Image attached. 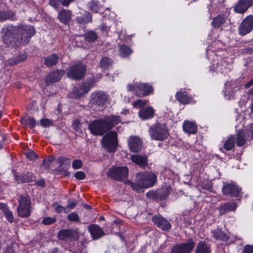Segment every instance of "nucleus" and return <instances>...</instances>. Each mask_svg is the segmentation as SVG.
Returning <instances> with one entry per match:
<instances>
[{
  "label": "nucleus",
  "mask_w": 253,
  "mask_h": 253,
  "mask_svg": "<svg viewBox=\"0 0 253 253\" xmlns=\"http://www.w3.org/2000/svg\"><path fill=\"white\" fill-rule=\"evenodd\" d=\"M2 37L3 43L7 46H18L27 44L36 33L34 27L30 25H7L4 29Z\"/></svg>",
  "instance_id": "1"
},
{
  "label": "nucleus",
  "mask_w": 253,
  "mask_h": 253,
  "mask_svg": "<svg viewBox=\"0 0 253 253\" xmlns=\"http://www.w3.org/2000/svg\"><path fill=\"white\" fill-rule=\"evenodd\" d=\"M148 133L151 139L157 141H164L169 136L168 127L163 123L157 122L151 126Z\"/></svg>",
  "instance_id": "2"
},
{
  "label": "nucleus",
  "mask_w": 253,
  "mask_h": 253,
  "mask_svg": "<svg viewBox=\"0 0 253 253\" xmlns=\"http://www.w3.org/2000/svg\"><path fill=\"white\" fill-rule=\"evenodd\" d=\"M19 205L17 208L18 215L22 218L29 217L32 212L31 201L27 194L21 195L18 199Z\"/></svg>",
  "instance_id": "3"
},
{
  "label": "nucleus",
  "mask_w": 253,
  "mask_h": 253,
  "mask_svg": "<svg viewBox=\"0 0 253 253\" xmlns=\"http://www.w3.org/2000/svg\"><path fill=\"white\" fill-rule=\"evenodd\" d=\"M157 175L151 172H139L135 177V182L143 188L152 187L157 182Z\"/></svg>",
  "instance_id": "4"
},
{
  "label": "nucleus",
  "mask_w": 253,
  "mask_h": 253,
  "mask_svg": "<svg viewBox=\"0 0 253 253\" xmlns=\"http://www.w3.org/2000/svg\"><path fill=\"white\" fill-rule=\"evenodd\" d=\"M253 139V124L245 127L237 133L236 144L239 147L244 146L248 141Z\"/></svg>",
  "instance_id": "5"
},
{
  "label": "nucleus",
  "mask_w": 253,
  "mask_h": 253,
  "mask_svg": "<svg viewBox=\"0 0 253 253\" xmlns=\"http://www.w3.org/2000/svg\"><path fill=\"white\" fill-rule=\"evenodd\" d=\"M118 134L115 131H110L102 138V145L109 152H114L118 146Z\"/></svg>",
  "instance_id": "6"
},
{
  "label": "nucleus",
  "mask_w": 253,
  "mask_h": 253,
  "mask_svg": "<svg viewBox=\"0 0 253 253\" xmlns=\"http://www.w3.org/2000/svg\"><path fill=\"white\" fill-rule=\"evenodd\" d=\"M90 133L94 135H103L108 131L104 119L95 120L88 124Z\"/></svg>",
  "instance_id": "7"
},
{
  "label": "nucleus",
  "mask_w": 253,
  "mask_h": 253,
  "mask_svg": "<svg viewBox=\"0 0 253 253\" xmlns=\"http://www.w3.org/2000/svg\"><path fill=\"white\" fill-rule=\"evenodd\" d=\"M241 191L242 188L234 182L224 183L222 188V194L230 198L241 197L242 195Z\"/></svg>",
  "instance_id": "8"
},
{
  "label": "nucleus",
  "mask_w": 253,
  "mask_h": 253,
  "mask_svg": "<svg viewBox=\"0 0 253 253\" xmlns=\"http://www.w3.org/2000/svg\"><path fill=\"white\" fill-rule=\"evenodd\" d=\"M86 70L85 66L80 63L70 67L66 74L69 78L80 80L84 77Z\"/></svg>",
  "instance_id": "9"
},
{
  "label": "nucleus",
  "mask_w": 253,
  "mask_h": 253,
  "mask_svg": "<svg viewBox=\"0 0 253 253\" xmlns=\"http://www.w3.org/2000/svg\"><path fill=\"white\" fill-rule=\"evenodd\" d=\"M129 91H134L135 94L139 97H143L149 95L152 91L151 85L146 83H139L134 84L127 85Z\"/></svg>",
  "instance_id": "10"
},
{
  "label": "nucleus",
  "mask_w": 253,
  "mask_h": 253,
  "mask_svg": "<svg viewBox=\"0 0 253 253\" xmlns=\"http://www.w3.org/2000/svg\"><path fill=\"white\" fill-rule=\"evenodd\" d=\"M107 100V95L102 91L93 92L90 96V103L94 110H100L99 107H103Z\"/></svg>",
  "instance_id": "11"
},
{
  "label": "nucleus",
  "mask_w": 253,
  "mask_h": 253,
  "mask_svg": "<svg viewBox=\"0 0 253 253\" xmlns=\"http://www.w3.org/2000/svg\"><path fill=\"white\" fill-rule=\"evenodd\" d=\"M128 174L126 167H113L108 171V176L118 181H122L126 178Z\"/></svg>",
  "instance_id": "12"
},
{
  "label": "nucleus",
  "mask_w": 253,
  "mask_h": 253,
  "mask_svg": "<svg viewBox=\"0 0 253 253\" xmlns=\"http://www.w3.org/2000/svg\"><path fill=\"white\" fill-rule=\"evenodd\" d=\"M253 29V16H247L239 26V33L244 36L250 33Z\"/></svg>",
  "instance_id": "13"
},
{
  "label": "nucleus",
  "mask_w": 253,
  "mask_h": 253,
  "mask_svg": "<svg viewBox=\"0 0 253 253\" xmlns=\"http://www.w3.org/2000/svg\"><path fill=\"white\" fill-rule=\"evenodd\" d=\"M169 192L170 188L169 187H166L155 192H148L146 195L149 198L164 200L168 197Z\"/></svg>",
  "instance_id": "14"
},
{
  "label": "nucleus",
  "mask_w": 253,
  "mask_h": 253,
  "mask_svg": "<svg viewBox=\"0 0 253 253\" xmlns=\"http://www.w3.org/2000/svg\"><path fill=\"white\" fill-rule=\"evenodd\" d=\"M253 5V0H239L234 8L235 12L242 14Z\"/></svg>",
  "instance_id": "15"
},
{
  "label": "nucleus",
  "mask_w": 253,
  "mask_h": 253,
  "mask_svg": "<svg viewBox=\"0 0 253 253\" xmlns=\"http://www.w3.org/2000/svg\"><path fill=\"white\" fill-rule=\"evenodd\" d=\"M153 221L158 227L163 230H168L171 228L169 222L160 215H155L152 217Z\"/></svg>",
  "instance_id": "16"
},
{
  "label": "nucleus",
  "mask_w": 253,
  "mask_h": 253,
  "mask_svg": "<svg viewBox=\"0 0 253 253\" xmlns=\"http://www.w3.org/2000/svg\"><path fill=\"white\" fill-rule=\"evenodd\" d=\"M128 145L131 151L137 152L141 149L142 141L138 137L131 136L128 139Z\"/></svg>",
  "instance_id": "17"
},
{
  "label": "nucleus",
  "mask_w": 253,
  "mask_h": 253,
  "mask_svg": "<svg viewBox=\"0 0 253 253\" xmlns=\"http://www.w3.org/2000/svg\"><path fill=\"white\" fill-rule=\"evenodd\" d=\"M65 74L64 70H57L51 72L46 78L45 83L47 85L56 82L61 79Z\"/></svg>",
  "instance_id": "18"
},
{
  "label": "nucleus",
  "mask_w": 253,
  "mask_h": 253,
  "mask_svg": "<svg viewBox=\"0 0 253 253\" xmlns=\"http://www.w3.org/2000/svg\"><path fill=\"white\" fill-rule=\"evenodd\" d=\"M87 228L92 238L94 240L98 239L104 235V231L97 225L91 224Z\"/></svg>",
  "instance_id": "19"
},
{
  "label": "nucleus",
  "mask_w": 253,
  "mask_h": 253,
  "mask_svg": "<svg viewBox=\"0 0 253 253\" xmlns=\"http://www.w3.org/2000/svg\"><path fill=\"white\" fill-rule=\"evenodd\" d=\"M138 116L142 120L152 119L155 114V110L152 107H146L141 109L138 112Z\"/></svg>",
  "instance_id": "20"
},
{
  "label": "nucleus",
  "mask_w": 253,
  "mask_h": 253,
  "mask_svg": "<svg viewBox=\"0 0 253 253\" xmlns=\"http://www.w3.org/2000/svg\"><path fill=\"white\" fill-rule=\"evenodd\" d=\"M237 208L236 202H226L220 205L218 208L220 215L224 214L226 213L235 211Z\"/></svg>",
  "instance_id": "21"
},
{
  "label": "nucleus",
  "mask_w": 253,
  "mask_h": 253,
  "mask_svg": "<svg viewBox=\"0 0 253 253\" xmlns=\"http://www.w3.org/2000/svg\"><path fill=\"white\" fill-rule=\"evenodd\" d=\"M72 12L70 10L62 9L58 11L57 18L64 24H67L71 19Z\"/></svg>",
  "instance_id": "22"
},
{
  "label": "nucleus",
  "mask_w": 253,
  "mask_h": 253,
  "mask_svg": "<svg viewBox=\"0 0 253 253\" xmlns=\"http://www.w3.org/2000/svg\"><path fill=\"white\" fill-rule=\"evenodd\" d=\"M190 252V243L179 244L172 248L170 253H189Z\"/></svg>",
  "instance_id": "23"
},
{
  "label": "nucleus",
  "mask_w": 253,
  "mask_h": 253,
  "mask_svg": "<svg viewBox=\"0 0 253 253\" xmlns=\"http://www.w3.org/2000/svg\"><path fill=\"white\" fill-rule=\"evenodd\" d=\"M104 119L108 130H110L113 126L121 122L120 117L118 116H107Z\"/></svg>",
  "instance_id": "24"
},
{
  "label": "nucleus",
  "mask_w": 253,
  "mask_h": 253,
  "mask_svg": "<svg viewBox=\"0 0 253 253\" xmlns=\"http://www.w3.org/2000/svg\"><path fill=\"white\" fill-rule=\"evenodd\" d=\"M74 236V232L70 229H65L60 231L58 233L59 239L65 241H70Z\"/></svg>",
  "instance_id": "25"
},
{
  "label": "nucleus",
  "mask_w": 253,
  "mask_h": 253,
  "mask_svg": "<svg viewBox=\"0 0 253 253\" xmlns=\"http://www.w3.org/2000/svg\"><path fill=\"white\" fill-rule=\"evenodd\" d=\"M131 159L133 163L142 167L147 164V158L146 156L135 154L131 156Z\"/></svg>",
  "instance_id": "26"
},
{
  "label": "nucleus",
  "mask_w": 253,
  "mask_h": 253,
  "mask_svg": "<svg viewBox=\"0 0 253 253\" xmlns=\"http://www.w3.org/2000/svg\"><path fill=\"white\" fill-rule=\"evenodd\" d=\"M7 20L13 21L17 20L16 14L10 10L0 11V22Z\"/></svg>",
  "instance_id": "27"
},
{
  "label": "nucleus",
  "mask_w": 253,
  "mask_h": 253,
  "mask_svg": "<svg viewBox=\"0 0 253 253\" xmlns=\"http://www.w3.org/2000/svg\"><path fill=\"white\" fill-rule=\"evenodd\" d=\"M226 17L224 15H218L213 18L211 25L214 28L218 29L226 22Z\"/></svg>",
  "instance_id": "28"
},
{
  "label": "nucleus",
  "mask_w": 253,
  "mask_h": 253,
  "mask_svg": "<svg viewBox=\"0 0 253 253\" xmlns=\"http://www.w3.org/2000/svg\"><path fill=\"white\" fill-rule=\"evenodd\" d=\"M176 98L180 103L188 104L189 101L188 93L187 91L181 90L176 94Z\"/></svg>",
  "instance_id": "29"
},
{
  "label": "nucleus",
  "mask_w": 253,
  "mask_h": 253,
  "mask_svg": "<svg viewBox=\"0 0 253 253\" xmlns=\"http://www.w3.org/2000/svg\"><path fill=\"white\" fill-rule=\"evenodd\" d=\"M59 59V56L56 54H52L45 58L44 64L48 67L55 65Z\"/></svg>",
  "instance_id": "30"
},
{
  "label": "nucleus",
  "mask_w": 253,
  "mask_h": 253,
  "mask_svg": "<svg viewBox=\"0 0 253 253\" xmlns=\"http://www.w3.org/2000/svg\"><path fill=\"white\" fill-rule=\"evenodd\" d=\"M210 246L203 242L198 243L196 248V253H211Z\"/></svg>",
  "instance_id": "31"
},
{
  "label": "nucleus",
  "mask_w": 253,
  "mask_h": 253,
  "mask_svg": "<svg viewBox=\"0 0 253 253\" xmlns=\"http://www.w3.org/2000/svg\"><path fill=\"white\" fill-rule=\"evenodd\" d=\"M211 233L212 237L216 240L226 241L228 239L225 233L219 229L212 230Z\"/></svg>",
  "instance_id": "32"
},
{
  "label": "nucleus",
  "mask_w": 253,
  "mask_h": 253,
  "mask_svg": "<svg viewBox=\"0 0 253 253\" xmlns=\"http://www.w3.org/2000/svg\"><path fill=\"white\" fill-rule=\"evenodd\" d=\"M235 136L232 135L228 138L224 144V149L227 151L232 150L235 146ZM220 150L223 151V148H221Z\"/></svg>",
  "instance_id": "33"
},
{
  "label": "nucleus",
  "mask_w": 253,
  "mask_h": 253,
  "mask_svg": "<svg viewBox=\"0 0 253 253\" xmlns=\"http://www.w3.org/2000/svg\"><path fill=\"white\" fill-rule=\"evenodd\" d=\"M76 20L77 23L84 25L91 22L92 20V16L88 12H85L83 15L78 16Z\"/></svg>",
  "instance_id": "34"
},
{
  "label": "nucleus",
  "mask_w": 253,
  "mask_h": 253,
  "mask_svg": "<svg viewBox=\"0 0 253 253\" xmlns=\"http://www.w3.org/2000/svg\"><path fill=\"white\" fill-rule=\"evenodd\" d=\"M119 53L122 57H126L129 56L132 51L131 49L125 45H119Z\"/></svg>",
  "instance_id": "35"
},
{
  "label": "nucleus",
  "mask_w": 253,
  "mask_h": 253,
  "mask_svg": "<svg viewBox=\"0 0 253 253\" xmlns=\"http://www.w3.org/2000/svg\"><path fill=\"white\" fill-rule=\"evenodd\" d=\"M112 63L111 59L107 57H104L100 61V66L102 70L105 71L111 66Z\"/></svg>",
  "instance_id": "36"
},
{
  "label": "nucleus",
  "mask_w": 253,
  "mask_h": 253,
  "mask_svg": "<svg viewBox=\"0 0 253 253\" xmlns=\"http://www.w3.org/2000/svg\"><path fill=\"white\" fill-rule=\"evenodd\" d=\"M85 247V244L83 241H77L74 243L73 247L71 248V250L76 253H82Z\"/></svg>",
  "instance_id": "37"
},
{
  "label": "nucleus",
  "mask_w": 253,
  "mask_h": 253,
  "mask_svg": "<svg viewBox=\"0 0 253 253\" xmlns=\"http://www.w3.org/2000/svg\"><path fill=\"white\" fill-rule=\"evenodd\" d=\"M34 178V176L32 173L28 172L20 175L18 178H16V180L22 183H28L33 181Z\"/></svg>",
  "instance_id": "38"
},
{
  "label": "nucleus",
  "mask_w": 253,
  "mask_h": 253,
  "mask_svg": "<svg viewBox=\"0 0 253 253\" xmlns=\"http://www.w3.org/2000/svg\"><path fill=\"white\" fill-rule=\"evenodd\" d=\"M21 122L25 125H28L32 128H34L36 125V121L31 117H25L21 119Z\"/></svg>",
  "instance_id": "39"
},
{
  "label": "nucleus",
  "mask_w": 253,
  "mask_h": 253,
  "mask_svg": "<svg viewBox=\"0 0 253 253\" xmlns=\"http://www.w3.org/2000/svg\"><path fill=\"white\" fill-rule=\"evenodd\" d=\"M57 161L59 163L60 166H63L65 168L68 169L70 167L71 161L68 158L61 156L57 158Z\"/></svg>",
  "instance_id": "40"
},
{
  "label": "nucleus",
  "mask_w": 253,
  "mask_h": 253,
  "mask_svg": "<svg viewBox=\"0 0 253 253\" xmlns=\"http://www.w3.org/2000/svg\"><path fill=\"white\" fill-rule=\"evenodd\" d=\"M84 39L89 42H94L97 39L98 36L93 31H89L84 35Z\"/></svg>",
  "instance_id": "41"
},
{
  "label": "nucleus",
  "mask_w": 253,
  "mask_h": 253,
  "mask_svg": "<svg viewBox=\"0 0 253 253\" xmlns=\"http://www.w3.org/2000/svg\"><path fill=\"white\" fill-rule=\"evenodd\" d=\"M68 168H65L63 166H59L57 168L54 169L53 172L57 175L62 174L65 176H69V172L67 171Z\"/></svg>",
  "instance_id": "42"
},
{
  "label": "nucleus",
  "mask_w": 253,
  "mask_h": 253,
  "mask_svg": "<svg viewBox=\"0 0 253 253\" xmlns=\"http://www.w3.org/2000/svg\"><path fill=\"white\" fill-rule=\"evenodd\" d=\"M98 3V1L95 0L89 2L87 4L89 9L96 13L99 12L100 7Z\"/></svg>",
  "instance_id": "43"
},
{
  "label": "nucleus",
  "mask_w": 253,
  "mask_h": 253,
  "mask_svg": "<svg viewBox=\"0 0 253 253\" xmlns=\"http://www.w3.org/2000/svg\"><path fill=\"white\" fill-rule=\"evenodd\" d=\"M90 89L88 86H87L84 83H83L80 85V90H79V92L77 93V95L82 96L84 94L87 93Z\"/></svg>",
  "instance_id": "44"
},
{
  "label": "nucleus",
  "mask_w": 253,
  "mask_h": 253,
  "mask_svg": "<svg viewBox=\"0 0 253 253\" xmlns=\"http://www.w3.org/2000/svg\"><path fill=\"white\" fill-rule=\"evenodd\" d=\"M53 122L49 119H42L40 121V125L44 127H47L52 125Z\"/></svg>",
  "instance_id": "45"
},
{
  "label": "nucleus",
  "mask_w": 253,
  "mask_h": 253,
  "mask_svg": "<svg viewBox=\"0 0 253 253\" xmlns=\"http://www.w3.org/2000/svg\"><path fill=\"white\" fill-rule=\"evenodd\" d=\"M49 4L54 9L58 10L60 8L61 0H50Z\"/></svg>",
  "instance_id": "46"
},
{
  "label": "nucleus",
  "mask_w": 253,
  "mask_h": 253,
  "mask_svg": "<svg viewBox=\"0 0 253 253\" xmlns=\"http://www.w3.org/2000/svg\"><path fill=\"white\" fill-rule=\"evenodd\" d=\"M56 221V218L47 216L43 219L42 223L44 225H50L53 224Z\"/></svg>",
  "instance_id": "47"
},
{
  "label": "nucleus",
  "mask_w": 253,
  "mask_h": 253,
  "mask_svg": "<svg viewBox=\"0 0 253 253\" xmlns=\"http://www.w3.org/2000/svg\"><path fill=\"white\" fill-rule=\"evenodd\" d=\"M27 158L31 160H34L37 158L38 156L36 153L31 150H28L25 153Z\"/></svg>",
  "instance_id": "48"
},
{
  "label": "nucleus",
  "mask_w": 253,
  "mask_h": 253,
  "mask_svg": "<svg viewBox=\"0 0 253 253\" xmlns=\"http://www.w3.org/2000/svg\"><path fill=\"white\" fill-rule=\"evenodd\" d=\"M67 219L71 221H78L80 219L77 213L73 212L69 214L67 216Z\"/></svg>",
  "instance_id": "49"
},
{
  "label": "nucleus",
  "mask_w": 253,
  "mask_h": 253,
  "mask_svg": "<svg viewBox=\"0 0 253 253\" xmlns=\"http://www.w3.org/2000/svg\"><path fill=\"white\" fill-rule=\"evenodd\" d=\"M147 103V101L145 100H142V99H139L137 101L134 102L133 105L135 107L142 108L145 106Z\"/></svg>",
  "instance_id": "50"
},
{
  "label": "nucleus",
  "mask_w": 253,
  "mask_h": 253,
  "mask_svg": "<svg viewBox=\"0 0 253 253\" xmlns=\"http://www.w3.org/2000/svg\"><path fill=\"white\" fill-rule=\"evenodd\" d=\"M73 127L74 129L77 132H80L81 130L80 127L81 123L78 119H75L73 121Z\"/></svg>",
  "instance_id": "51"
},
{
  "label": "nucleus",
  "mask_w": 253,
  "mask_h": 253,
  "mask_svg": "<svg viewBox=\"0 0 253 253\" xmlns=\"http://www.w3.org/2000/svg\"><path fill=\"white\" fill-rule=\"evenodd\" d=\"M4 215L6 218V219L10 222V223H12L14 221V217L13 216L12 212L9 211V210H6L4 211Z\"/></svg>",
  "instance_id": "52"
},
{
  "label": "nucleus",
  "mask_w": 253,
  "mask_h": 253,
  "mask_svg": "<svg viewBox=\"0 0 253 253\" xmlns=\"http://www.w3.org/2000/svg\"><path fill=\"white\" fill-rule=\"evenodd\" d=\"M183 130L190 135V122L188 121H185L183 125Z\"/></svg>",
  "instance_id": "53"
},
{
  "label": "nucleus",
  "mask_w": 253,
  "mask_h": 253,
  "mask_svg": "<svg viewBox=\"0 0 253 253\" xmlns=\"http://www.w3.org/2000/svg\"><path fill=\"white\" fill-rule=\"evenodd\" d=\"M82 162L80 160H75L72 163V167L74 169H79L82 167Z\"/></svg>",
  "instance_id": "54"
},
{
  "label": "nucleus",
  "mask_w": 253,
  "mask_h": 253,
  "mask_svg": "<svg viewBox=\"0 0 253 253\" xmlns=\"http://www.w3.org/2000/svg\"><path fill=\"white\" fill-rule=\"evenodd\" d=\"M75 177L78 179L82 180L84 179L85 174L84 172L79 171L75 173Z\"/></svg>",
  "instance_id": "55"
},
{
  "label": "nucleus",
  "mask_w": 253,
  "mask_h": 253,
  "mask_svg": "<svg viewBox=\"0 0 253 253\" xmlns=\"http://www.w3.org/2000/svg\"><path fill=\"white\" fill-rule=\"evenodd\" d=\"M243 253H253V246L246 245L243 249Z\"/></svg>",
  "instance_id": "56"
},
{
  "label": "nucleus",
  "mask_w": 253,
  "mask_h": 253,
  "mask_svg": "<svg viewBox=\"0 0 253 253\" xmlns=\"http://www.w3.org/2000/svg\"><path fill=\"white\" fill-rule=\"evenodd\" d=\"M197 131V125L195 122H191V134H195Z\"/></svg>",
  "instance_id": "57"
},
{
  "label": "nucleus",
  "mask_w": 253,
  "mask_h": 253,
  "mask_svg": "<svg viewBox=\"0 0 253 253\" xmlns=\"http://www.w3.org/2000/svg\"><path fill=\"white\" fill-rule=\"evenodd\" d=\"M68 204V208L71 209H73L78 204V202L76 201H69Z\"/></svg>",
  "instance_id": "58"
},
{
  "label": "nucleus",
  "mask_w": 253,
  "mask_h": 253,
  "mask_svg": "<svg viewBox=\"0 0 253 253\" xmlns=\"http://www.w3.org/2000/svg\"><path fill=\"white\" fill-rule=\"evenodd\" d=\"M126 183L127 184V185H130L132 188H133L134 189H136L137 190L138 187H139L140 186L137 184V183L136 182V183H134V182H133L132 181H130L129 180H128L126 182Z\"/></svg>",
  "instance_id": "59"
},
{
  "label": "nucleus",
  "mask_w": 253,
  "mask_h": 253,
  "mask_svg": "<svg viewBox=\"0 0 253 253\" xmlns=\"http://www.w3.org/2000/svg\"><path fill=\"white\" fill-rule=\"evenodd\" d=\"M100 30L103 32H105V34H107L108 31L110 29V27H108L105 25V24H102L100 26Z\"/></svg>",
  "instance_id": "60"
},
{
  "label": "nucleus",
  "mask_w": 253,
  "mask_h": 253,
  "mask_svg": "<svg viewBox=\"0 0 253 253\" xmlns=\"http://www.w3.org/2000/svg\"><path fill=\"white\" fill-rule=\"evenodd\" d=\"M55 211L57 213H60L62 211H64V212H67L66 208L61 206H58L56 209Z\"/></svg>",
  "instance_id": "61"
},
{
  "label": "nucleus",
  "mask_w": 253,
  "mask_h": 253,
  "mask_svg": "<svg viewBox=\"0 0 253 253\" xmlns=\"http://www.w3.org/2000/svg\"><path fill=\"white\" fill-rule=\"evenodd\" d=\"M50 164L49 162H47V160L45 159H43L42 161V166L43 167L46 169H49L50 167Z\"/></svg>",
  "instance_id": "62"
},
{
  "label": "nucleus",
  "mask_w": 253,
  "mask_h": 253,
  "mask_svg": "<svg viewBox=\"0 0 253 253\" xmlns=\"http://www.w3.org/2000/svg\"><path fill=\"white\" fill-rule=\"evenodd\" d=\"M26 59V56L25 55H23L22 56V58L21 59H18L17 60H16V61H14V62H12L11 61V60H10L9 61V64L10 65H13V64H16L17 63H18L19 62H21L22 61H23L25 59Z\"/></svg>",
  "instance_id": "63"
},
{
  "label": "nucleus",
  "mask_w": 253,
  "mask_h": 253,
  "mask_svg": "<svg viewBox=\"0 0 253 253\" xmlns=\"http://www.w3.org/2000/svg\"><path fill=\"white\" fill-rule=\"evenodd\" d=\"M252 85H253V78L250 80L249 82L247 83V84H245V87L246 88H249L250 86H251Z\"/></svg>",
  "instance_id": "64"
}]
</instances>
